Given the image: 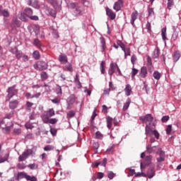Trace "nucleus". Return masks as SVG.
<instances>
[{
	"instance_id": "obj_1",
	"label": "nucleus",
	"mask_w": 181,
	"mask_h": 181,
	"mask_svg": "<svg viewBox=\"0 0 181 181\" xmlns=\"http://www.w3.org/2000/svg\"><path fill=\"white\" fill-rule=\"evenodd\" d=\"M55 115L54 110L53 108L49 109L48 111L44 112L41 115V118L44 122V124H49V119L51 117Z\"/></svg>"
},
{
	"instance_id": "obj_2",
	"label": "nucleus",
	"mask_w": 181,
	"mask_h": 181,
	"mask_svg": "<svg viewBox=\"0 0 181 181\" xmlns=\"http://www.w3.org/2000/svg\"><path fill=\"white\" fill-rule=\"evenodd\" d=\"M7 95L6 97V101H9L13 95H16L18 94V89L15 88V86L9 87L7 90Z\"/></svg>"
},
{
	"instance_id": "obj_3",
	"label": "nucleus",
	"mask_w": 181,
	"mask_h": 181,
	"mask_svg": "<svg viewBox=\"0 0 181 181\" xmlns=\"http://www.w3.org/2000/svg\"><path fill=\"white\" fill-rule=\"evenodd\" d=\"M33 150L28 148L25 150L21 156L18 157V162H23L24 160H26L30 155H33Z\"/></svg>"
},
{
	"instance_id": "obj_4",
	"label": "nucleus",
	"mask_w": 181,
	"mask_h": 181,
	"mask_svg": "<svg viewBox=\"0 0 181 181\" xmlns=\"http://www.w3.org/2000/svg\"><path fill=\"white\" fill-rule=\"evenodd\" d=\"M139 119L146 125V124H151L152 121H153V117H152V115L147 114L145 116L140 117Z\"/></svg>"
},
{
	"instance_id": "obj_5",
	"label": "nucleus",
	"mask_w": 181,
	"mask_h": 181,
	"mask_svg": "<svg viewBox=\"0 0 181 181\" xmlns=\"http://www.w3.org/2000/svg\"><path fill=\"white\" fill-rule=\"evenodd\" d=\"M34 69L39 71L46 70V69H47V64L42 61L37 62L34 64Z\"/></svg>"
},
{
	"instance_id": "obj_6",
	"label": "nucleus",
	"mask_w": 181,
	"mask_h": 181,
	"mask_svg": "<svg viewBox=\"0 0 181 181\" xmlns=\"http://www.w3.org/2000/svg\"><path fill=\"white\" fill-rule=\"evenodd\" d=\"M155 129V123H149L146 124L145 131L147 136H151Z\"/></svg>"
},
{
	"instance_id": "obj_7",
	"label": "nucleus",
	"mask_w": 181,
	"mask_h": 181,
	"mask_svg": "<svg viewBox=\"0 0 181 181\" xmlns=\"http://www.w3.org/2000/svg\"><path fill=\"white\" fill-rule=\"evenodd\" d=\"M44 9L47 16H52V18H56V15H57V13L53 8H51L50 7L45 6L44 7Z\"/></svg>"
},
{
	"instance_id": "obj_8",
	"label": "nucleus",
	"mask_w": 181,
	"mask_h": 181,
	"mask_svg": "<svg viewBox=\"0 0 181 181\" xmlns=\"http://www.w3.org/2000/svg\"><path fill=\"white\" fill-rule=\"evenodd\" d=\"M158 146L148 144L146 146V152L148 154H151L153 152V153H159V151H158Z\"/></svg>"
},
{
	"instance_id": "obj_9",
	"label": "nucleus",
	"mask_w": 181,
	"mask_h": 181,
	"mask_svg": "<svg viewBox=\"0 0 181 181\" xmlns=\"http://www.w3.org/2000/svg\"><path fill=\"white\" fill-rule=\"evenodd\" d=\"M105 11H106V15L107 16H108L110 21H114V19L117 18V13H115V12H114L112 10H111V8L107 7L105 8Z\"/></svg>"
},
{
	"instance_id": "obj_10",
	"label": "nucleus",
	"mask_w": 181,
	"mask_h": 181,
	"mask_svg": "<svg viewBox=\"0 0 181 181\" xmlns=\"http://www.w3.org/2000/svg\"><path fill=\"white\" fill-rule=\"evenodd\" d=\"M122 6H124V0H118L115 3L113 9L116 11V12H119V11H121Z\"/></svg>"
},
{
	"instance_id": "obj_11",
	"label": "nucleus",
	"mask_w": 181,
	"mask_h": 181,
	"mask_svg": "<svg viewBox=\"0 0 181 181\" xmlns=\"http://www.w3.org/2000/svg\"><path fill=\"white\" fill-rule=\"evenodd\" d=\"M158 151L159 152V156L158 158H157V162H159L160 163L162 162H165V151H162L161 148H159L158 149Z\"/></svg>"
},
{
	"instance_id": "obj_12",
	"label": "nucleus",
	"mask_w": 181,
	"mask_h": 181,
	"mask_svg": "<svg viewBox=\"0 0 181 181\" xmlns=\"http://www.w3.org/2000/svg\"><path fill=\"white\" fill-rule=\"evenodd\" d=\"M152 163V156H147L146 157L145 161H144V163H141L140 166L141 168H145V166H149Z\"/></svg>"
},
{
	"instance_id": "obj_13",
	"label": "nucleus",
	"mask_w": 181,
	"mask_h": 181,
	"mask_svg": "<svg viewBox=\"0 0 181 181\" xmlns=\"http://www.w3.org/2000/svg\"><path fill=\"white\" fill-rule=\"evenodd\" d=\"M117 64L115 63H111L110 65V68L108 70V74L109 76H112L115 73V70H117Z\"/></svg>"
},
{
	"instance_id": "obj_14",
	"label": "nucleus",
	"mask_w": 181,
	"mask_h": 181,
	"mask_svg": "<svg viewBox=\"0 0 181 181\" xmlns=\"http://www.w3.org/2000/svg\"><path fill=\"white\" fill-rule=\"evenodd\" d=\"M137 18L138 11L136 10L134 12H132L131 15L130 23L132 25V26H135V21H136Z\"/></svg>"
},
{
	"instance_id": "obj_15",
	"label": "nucleus",
	"mask_w": 181,
	"mask_h": 181,
	"mask_svg": "<svg viewBox=\"0 0 181 181\" xmlns=\"http://www.w3.org/2000/svg\"><path fill=\"white\" fill-rule=\"evenodd\" d=\"M139 76L141 78H146L148 76V69L145 66L141 68Z\"/></svg>"
},
{
	"instance_id": "obj_16",
	"label": "nucleus",
	"mask_w": 181,
	"mask_h": 181,
	"mask_svg": "<svg viewBox=\"0 0 181 181\" xmlns=\"http://www.w3.org/2000/svg\"><path fill=\"white\" fill-rule=\"evenodd\" d=\"M155 175H156L155 167H151L147 172V176L148 179H152V177H153Z\"/></svg>"
},
{
	"instance_id": "obj_17",
	"label": "nucleus",
	"mask_w": 181,
	"mask_h": 181,
	"mask_svg": "<svg viewBox=\"0 0 181 181\" xmlns=\"http://www.w3.org/2000/svg\"><path fill=\"white\" fill-rule=\"evenodd\" d=\"M18 105H19V101H18V100H14L9 103V108L11 110H15L16 108H18Z\"/></svg>"
},
{
	"instance_id": "obj_18",
	"label": "nucleus",
	"mask_w": 181,
	"mask_h": 181,
	"mask_svg": "<svg viewBox=\"0 0 181 181\" xmlns=\"http://www.w3.org/2000/svg\"><path fill=\"white\" fill-rule=\"evenodd\" d=\"M59 62L62 63V64H66L69 60L67 59V56L66 54H61L58 58Z\"/></svg>"
},
{
	"instance_id": "obj_19",
	"label": "nucleus",
	"mask_w": 181,
	"mask_h": 181,
	"mask_svg": "<svg viewBox=\"0 0 181 181\" xmlns=\"http://www.w3.org/2000/svg\"><path fill=\"white\" fill-rule=\"evenodd\" d=\"M54 9H57L60 5H62V0H52L51 3H49Z\"/></svg>"
},
{
	"instance_id": "obj_20",
	"label": "nucleus",
	"mask_w": 181,
	"mask_h": 181,
	"mask_svg": "<svg viewBox=\"0 0 181 181\" xmlns=\"http://www.w3.org/2000/svg\"><path fill=\"white\" fill-rule=\"evenodd\" d=\"M76 95H74V94L71 95L68 99H67V103L69 105H73V104H74V103H76Z\"/></svg>"
},
{
	"instance_id": "obj_21",
	"label": "nucleus",
	"mask_w": 181,
	"mask_h": 181,
	"mask_svg": "<svg viewBox=\"0 0 181 181\" xmlns=\"http://www.w3.org/2000/svg\"><path fill=\"white\" fill-rule=\"evenodd\" d=\"M12 28H21V21L18 18H13L11 21Z\"/></svg>"
},
{
	"instance_id": "obj_22",
	"label": "nucleus",
	"mask_w": 181,
	"mask_h": 181,
	"mask_svg": "<svg viewBox=\"0 0 181 181\" xmlns=\"http://www.w3.org/2000/svg\"><path fill=\"white\" fill-rule=\"evenodd\" d=\"M160 53V49H159V47H156L153 52L152 53V57L153 59H158L159 57Z\"/></svg>"
},
{
	"instance_id": "obj_23",
	"label": "nucleus",
	"mask_w": 181,
	"mask_h": 181,
	"mask_svg": "<svg viewBox=\"0 0 181 181\" xmlns=\"http://www.w3.org/2000/svg\"><path fill=\"white\" fill-rule=\"evenodd\" d=\"M55 93L58 95L59 98L63 95V91L62 90V86L57 85L55 88Z\"/></svg>"
},
{
	"instance_id": "obj_24",
	"label": "nucleus",
	"mask_w": 181,
	"mask_h": 181,
	"mask_svg": "<svg viewBox=\"0 0 181 181\" xmlns=\"http://www.w3.org/2000/svg\"><path fill=\"white\" fill-rule=\"evenodd\" d=\"M105 67H106V64L105 61H102L100 65V69L101 74H105Z\"/></svg>"
},
{
	"instance_id": "obj_25",
	"label": "nucleus",
	"mask_w": 181,
	"mask_h": 181,
	"mask_svg": "<svg viewBox=\"0 0 181 181\" xmlns=\"http://www.w3.org/2000/svg\"><path fill=\"white\" fill-rule=\"evenodd\" d=\"M125 94L127 96L131 95V93H132V88H131V85L127 84L126 88H124Z\"/></svg>"
},
{
	"instance_id": "obj_26",
	"label": "nucleus",
	"mask_w": 181,
	"mask_h": 181,
	"mask_svg": "<svg viewBox=\"0 0 181 181\" xmlns=\"http://www.w3.org/2000/svg\"><path fill=\"white\" fill-rule=\"evenodd\" d=\"M112 117L108 116L107 117V127L108 128V129H111V128H112Z\"/></svg>"
},
{
	"instance_id": "obj_27",
	"label": "nucleus",
	"mask_w": 181,
	"mask_h": 181,
	"mask_svg": "<svg viewBox=\"0 0 181 181\" xmlns=\"http://www.w3.org/2000/svg\"><path fill=\"white\" fill-rule=\"evenodd\" d=\"M180 59V53L178 51H175L173 53V60L176 63Z\"/></svg>"
},
{
	"instance_id": "obj_28",
	"label": "nucleus",
	"mask_w": 181,
	"mask_h": 181,
	"mask_svg": "<svg viewBox=\"0 0 181 181\" xmlns=\"http://www.w3.org/2000/svg\"><path fill=\"white\" fill-rule=\"evenodd\" d=\"M122 50L124 52L125 59H127V56H131V48H129V47H126Z\"/></svg>"
},
{
	"instance_id": "obj_29",
	"label": "nucleus",
	"mask_w": 181,
	"mask_h": 181,
	"mask_svg": "<svg viewBox=\"0 0 181 181\" xmlns=\"http://www.w3.org/2000/svg\"><path fill=\"white\" fill-rule=\"evenodd\" d=\"M131 105V100L129 98H128L126 101V103L124 104L123 106V111H127V110H128V108H129V105Z\"/></svg>"
},
{
	"instance_id": "obj_30",
	"label": "nucleus",
	"mask_w": 181,
	"mask_h": 181,
	"mask_svg": "<svg viewBox=\"0 0 181 181\" xmlns=\"http://www.w3.org/2000/svg\"><path fill=\"white\" fill-rule=\"evenodd\" d=\"M40 77L41 80H42V81H45L49 78V75L47 74V73H46V71H42L40 73Z\"/></svg>"
},
{
	"instance_id": "obj_31",
	"label": "nucleus",
	"mask_w": 181,
	"mask_h": 181,
	"mask_svg": "<svg viewBox=\"0 0 181 181\" xmlns=\"http://www.w3.org/2000/svg\"><path fill=\"white\" fill-rule=\"evenodd\" d=\"M153 76L156 80H160V77L162 76V74H160L159 71H155L153 74Z\"/></svg>"
},
{
	"instance_id": "obj_32",
	"label": "nucleus",
	"mask_w": 181,
	"mask_h": 181,
	"mask_svg": "<svg viewBox=\"0 0 181 181\" xmlns=\"http://www.w3.org/2000/svg\"><path fill=\"white\" fill-rule=\"evenodd\" d=\"M25 14L28 16V18H29V16H32V15H33V11L30 8H25Z\"/></svg>"
},
{
	"instance_id": "obj_33",
	"label": "nucleus",
	"mask_w": 181,
	"mask_h": 181,
	"mask_svg": "<svg viewBox=\"0 0 181 181\" xmlns=\"http://www.w3.org/2000/svg\"><path fill=\"white\" fill-rule=\"evenodd\" d=\"M100 41L102 45V52H104V50H105V48L107 47V46L105 45V39L104 37H100Z\"/></svg>"
},
{
	"instance_id": "obj_34",
	"label": "nucleus",
	"mask_w": 181,
	"mask_h": 181,
	"mask_svg": "<svg viewBox=\"0 0 181 181\" xmlns=\"http://www.w3.org/2000/svg\"><path fill=\"white\" fill-rule=\"evenodd\" d=\"M64 70H67V71H70L71 73H73V66L71 64H69L68 65H66L63 67Z\"/></svg>"
},
{
	"instance_id": "obj_35",
	"label": "nucleus",
	"mask_w": 181,
	"mask_h": 181,
	"mask_svg": "<svg viewBox=\"0 0 181 181\" xmlns=\"http://www.w3.org/2000/svg\"><path fill=\"white\" fill-rule=\"evenodd\" d=\"M19 18L23 22H28V16L25 13H21Z\"/></svg>"
},
{
	"instance_id": "obj_36",
	"label": "nucleus",
	"mask_w": 181,
	"mask_h": 181,
	"mask_svg": "<svg viewBox=\"0 0 181 181\" xmlns=\"http://www.w3.org/2000/svg\"><path fill=\"white\" fill-rule=\"evenodd\" d=\"M161 36H162V38H163V40H166V39H168L166 37V27L163 28L161 29Z\"/></svg>"
},
{
	"instance_id": "obj_37",
	"label": "nucleus",
	"mask_w": 181,
	"mask_h": 181,
	"mask_svg": "<svg viewBox=\"0 0 181 181\" xmlns=\"http://www.w3.org/2000/svg\"><path fill=\"white\" fill-rule=\"evenodd\" d=\"M26 176H28V174H26V173L21 172V173H18L17 178L18 179H23V177H24L25 179H26Z\"/></svg>"
},
{
	"instance_id": "obj_38",
	"label": "nucleus",
	"mask_w": 181,
	"mask_h": 181,
	"mask_svg": "<svg viewBox=\"0 0 181 181\" xmlns=\"http://www.w3.org/2000/svg\"><path fill=\"white\" fill-rule=\"evenodd\" d=\"M37 0H29V5L33 8H37Z\"/></svg>"
},
{
	"instance_id": "obj_39",
	"label": "nucleus",
	"mask_w": 181,
	"mask_h": 181,
	"mask_svg": "<svg viewBox=\"0 0 181 181\" xmlns=\"http://www.w3.org/2000/svg\"><path fill=\"white\" fill-rule=\"evenodd\" d=\"M9 159V153H7L3 158H0V163H4V162H8Z\"/></svg>"
},
{
	"instance_id": "obj_40",
	"label": "nucleus",
	"mask_w": 181,
	"mask_h": 181,
	"mask_svg": "<svg viewBox=\"0 0 181 181\" xmlns=\"http://www.w3.org/2000/svg\"><path fill=\"white\" fill-rule=\"evenodd\" d=\"M93 146L95 153H98V148H100V144H98V142H94Z\"/></svg>"
},
{
	"instance_id": "obj_41",
	"label": "nucleus",
	"mask_w": 181,
	"mask_h": 181,
	"mask_svg": "<svg viewBox=\"0 0 181 181\" xmlns=\"http://www.w3.org/2000/svg\"><path fill=\"white\" fill-rule=\"evenodd\" d=\"M33 56L35 60H39V59H40V53L39 51H34Z\"/></svg>"
},
{
	"instance_id": "obj_42",
	"label": "nucleus",
	"mask_w": 181,
	"mask_h": 181,
	"mask_svg": "<svg viewBox=\"0 0 181 181\" xmlns=\"http://www.w3.org/2000/svg\"><path fill=\"white\" fill-rule=\"evenodd\" d=\"M25 179L28 181H37V178L35 176H30V175H25Z\"/></svg>"
},
{
	"instance_id": "obj_43",
	"label": "nucleus",
	"mask_w": 181,
	"mask_h": 181,
	"mask_svg": "<svg viewBox=\"0 0 181 181\" xmlns=\"http://www.w3.org/2000/svg\"><path fill=\"white\" fill-rule=\"evenodd\" d=\"M1 15H3V16H4V18H9V11L7 9H4L1 11Z\"/></svg>"
},
{
	"instance_id": "obj_44",
	"label": "nucleus",
	"mask_w": 181,
	"mask_h": 181,
	"mask_svg": "<svg viewBox=\"0 0 181 181\" xmlns=\"http://www.w3.org/2000/svg\"><path fill=\"white\" fill-rule=\"evenodd\" d=\"M74 115H76V112L74 110H70L66 115V118H73Z\"/></svg>"
},
{
	"instance_id": "obj_45",
	"label": "nucleus",
	"mask_w": 181,
	"mask_h": 181,
	"mask_svg": "<svg viewBox=\"0 0 181 181\" xmlns=\"http://www.w3.org/2000/svg\"><path fill=\"white\" fill-rule=\"evenodd\" d=\"M117 46H119V47H121V49H122V50L127 47L125 46V44L123 43L122 41H121V40H117Z\"/></svg>"
},
{
	"instance_id": "obj_46",
	"label": "nucleus",
	"mask_w": 181,
	"mask_h": 181,
	"mask_svg": "<svg viewBox=\"0 0 181 181\" xmlns=\"http://www.w3.org/2000/svg\"><path fill=\"white\" fill-rule=\"evenodd\" d=\"M54 146L52 145H47L44 148V151H45L46 152H49V151H54Z\"/></svg>"
},
{
	"instance_id": "obj_47",
	"label": "nucleus",
	"mask_w": 181,
	"mask_h": 181,
	"mask_svg": "<svg viewBox=\"0 0 181 181\" xmlns=\"http://www.w3.org/2000/svg\"><path fill=\"white\" fill-rule=\"evenodd\" d=\"M52 35H54L55 37H59V32L57 30L54 29L53 27H50Z\"/></svg>"
},
{
	"instance_id": "obj_48",
	"label": "nucleus",
	"mask_w": 181,
	"mask_h": 181,
	"mask_svg": "<svg viewBox=\"0 0 181 181\" xmlns=\"http://www.w3.org/2000/svg\"><path fill=\"white\" fill-rule=\"evenodd\" d=\"M68 8L69 9H74V8H76V6H77V5H78V3H69L68 4Z\"/></svg>"
},
{
	"instance_id": "obj_49",
	"label": "nucleus",
	"mask_w": 181,
	"mask_h": 181,
	"mask_svg": "<svg viewBox=\"0 0 181 181\" xmlns=\"http://www.w3.org/2000/svg\"><path fill=\"white\" fill-rule=\"evenodd\" d=\"M75 83H76V84H78V86H79V88H81V82H80V79L78 78V74L76 75L75 77Z\"/></svg>"
},
{
	"instance_id": "obj_50",
	"label": "nucleus",
	"mask_w": 181,
	"mask_h": 181,
	"mask_svg": "<svg viewBox=\"0 0 181 181\" xmlns=\"http://www.w3.org/2000/svg\"><path fill=\"white\" fill-rule=\"evenodd\" d=\"M146 62H147V66L153 65L152 64V58H151V57H149V55H146Z\"/></svg>"
},
{
	"instance_id": "obj_51",
	"label": "nucleus",
	"mask_w": 181,
	"mask_h": 181,
	"mask_svg": "<svg viewBox=\"0 0 181 181\" xmlns=\"http://www.w3.org/2000/svg\"><path fill=\"white\" fill-rule=\"evenodd\" d=\"M95 138L96 139H103V138H104V136L103 135V134H101V132H97L95 133Z\"/></svg>"
},
{
	"instance_id": "obj_52",
	"label": "nucleus",
	"mask_w": 181,
	"mask_h": 181,
	"mask_svg": "<svg viewBox=\"0 0 181 181\" xmlns=\"http://www.w3.org/2000/svg\"><path fill=\"white\" fill-rule=\"evenodd\" d=\"M138 69L133 68L131 75H132V78H134V77H135V76H136V74H138Z\"/></svg>"
},
{
	"instance_id": "obj_53",
	"label": "nucleus",
	"mask_w": 181,
	"mask_h": 181,
	"mask_svg": "<svg viewBox=\"0 0 181 181\" xmlns=\"http://www.w3.org/2000/svg\"><path fill=\"white\" fill-rule=\"evenodd\" d=\"M22 130L21 129H14L13 132V135H21Z\"/></svg>"
},
{
	"instance_id": "obj_54",
	"label": "nucleus",
	"mask_w": 181,
	"mask_h": 181,
	"mask_svg": "<svg viewBox=\"0 0 181 181\" xmlns=\"http://www.w3.org/2000/svg\"><path fill=\"white\" fill-rule=\"evenodd\" d=\"M115 177V174L112 173V171H109L107 173V177H109V179L111 180L112 179H114V177Z\"/></svg>"
},
{
	"instance_id": "obj_55",
	"label": "nucleus",
	"mask_w": 181,
	"mask_h": 181,
	"mask_svg": "<svg viewBox=\"0 0 181 181\" xmlns=\"http://www.w3.org/2000/svg\"><path fill=\"white\" fill-rule=\"evenodd\" d=\"M53 104H60V98H54V99L51 100Z\"/></svg>"
},
{
	"instance_id": "obj_56",
	"label": "nucleus",
	"mask_w": 181,
	"mask_h": 181,
	"mask_svg": "<svg viewBox=\"0 0 181 181\" xmlns=\"http://www.w3.org/2000/svg\"><path fill=\"white\" fill-rule=\"evenodd\" d=\"M136 60H137L136 55L133 54L131 58V62H132L133 66H134L135 63H136Z\"/></svg>"
},
{
	"instance_id": "obj_57",
	"label": "nucleus",
	"mask_w": 181,
	"mask_h": 181,
	"mask_svg": "<svg viewBox=\"0 0 181 181\" xmlns=\"http://www.w3.org/2000/svg\"><path fill=\"white\" fill-rule=\"evenodd\" d=\"M28 168H29L30 169H31L32 170H35V169H37V165H36L35 163H33V164H29L28 165Z\"/></svg>"
},
{
	"instance_id": "obj_58",
	"label": "nucleus",
	"mask_w": 181,
	"mask_h": 181,
	"mask_svg": "<svg viewBox=\"0 0 181 181\" xmlns=\"http://www.w3.org/2000/svg\"><path fill=\"white\" fill-rule=\"evenodd\" d=\"M57 121H59V119H56V118L49 119L48 120V124H57Z\"/></svg>"
},
{
	"instance_id": "obj_59",
	"label": "nucleus",
	"mask_w": 181,
	"mask_h": 181,
	"mask_svg": "<svg viewBox=\"0 0 181 181\" xmlns=\"http://www.w3.org/2000/svg\"><path fill=\"white\" fill-rule=\"evenodd\" d=\"M33 45L35 46H37V47H40V40H39V39L37 38L35 39Z\"/></svg>"
},
{
	"instance_id": "obj_60",
	"label": "nucleus",
	"mask_w": 181,
	"mask_h": 181,
	"mask_svg": "<svg viewBox=\"0 0 181 181\" xmlns=\"http://www.w3.org/2000/svg\"><path fill=\"white\" fill-rule=\"evenodd\" d=\"M148 16H153L155 15V12L153 11V8H148Z\"/></svg>"
},
{
	"instance_id": "obj_61",
	"label": "nucleus",
	"mask_w": 181,
	"mask_h": 181,
	"mask_svg": "<svg viewBox=\"0 0 181 181\" xmlns=\"http://www.w3.org/2000/svg\"><path fill=\"white\" fill-rule=\"evenodd\" d=\"M17 168L18 169H20L21 170H22L23 169H26V165H25V164L23 163H18L17 165Z\"/></svg>"
},
{
	"instance_id": "obj_62",
	"label": "nucleus",
	"mask_w": 181,
	"mask_h": 181,
	"mask_svg": "<svg viewBox=\"0 0 181 181\" xmlns=\"http://www.w3.org/2000/svg\"><path fill=\"white\" fill-rule=\"evenodd\" d=\"M33 105V103L31 102H27L26 103V110L27 111H30V107Z\"/></svg>"
},
{
	"instance_id": "obj_63",
	"label": "nucleus",
	"mask_w": 181,
	"mask_h": 181,
	"mask_svg": "<svg viewBox=\"0 0 181 181\" xmlns=\"http://www.w3.org/2000/svg\"><path fill=\"white\" fill-rule=\"evenodd\" d=\"M114 152V146L110 147L109 148L107 149L106 153L108 155H111Z\"/></svg>"
},
{
	"instance_id": "obj_64",
	"label": "nucleus",
	"mask_w": 181,
	"mask_h": 181,
	"mask_svg": "<svg viewBox=\"0 0 181 181\" xmlns=\"http://www.w3.org/2000/svg\"><path fill=\"white\" fill-rule=\"evenodd\" d=\"M166 134L170 135V132H172V125L169 124L166 128Z\"/></svg>"
}]
</instances>
